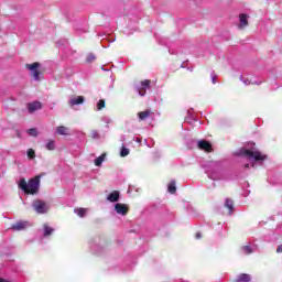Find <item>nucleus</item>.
I'll return each instance as SVG.
<instances>
[{"label":"nucleus","mask_w":282,"mask_h":282,"mask_svg":"<svg viewBox=\"0 0 282 282\" xmlns=\"http://www.w3.org/2000/svg\"><path fill=\"white\" fill-rule=\"evenodd\" d=\"M26 155H28L29 160H34L36 158V153L34 152L33 149H29L26 152Z\"/></svg>","instance_id":"a878e982"},{"label":"nucleus","mask_w":282,"mask_h":282,"mask_svg":"<svg viewBox=\"0 0 282 282\" xmlns=\"http://www.w3.org/2000/svg\"><path fill=\"white\" fill-rule=\"evenodd\" d=\"M28 226H30V223L20 220L18 223L13 224L11 226V229L15 230V231H21V230H25V228H28Z\"/></svg>","instance_id":"1a4fd4ad"},{"label":"nucleus","mask_w":282,"mask_h":282,"mask_svg":"<svg viewBox=\"0 0 282 282\" xmlns=\"http://www.w3.org/2000/svg\"><path fill=\"white\" fill-rule=\"evenodd\" d=\"M249 167H250V164H246V165H245V169H249Z\"/></svg>","instance_id":"c9c22d12"},{"label":"nucleus","mask_w":282,"mask_h":282,"mask_svg":"<svg viewBox=\"0 0 282 282\" xmlns=\"http://www.w3.org/2000/svg\"><path fill=\"white\" fill-rule=\"evenodd\" d=\"M115 210L117 215H121L122 217H124L127 213H129V207L126 204L117 203L115 204Z\"/></svg>","instance_id":"6e6552de"},{"label":"nucleus","mask_w":282,"mask_h":282,"mask_svg":"<svg viewBox=\"0 0 282 282\" xmlns=\"http://www.w3.org/2000/svg\"><path fill=\"white\" fill-rule=\"evenodd\" d=\"M94 61H96V55H94V54H88V56H87V62H88V63H94Z\"/></svg>","instance_id":"c756f323"},{"label":"nucleus","mask_w":282,"mask_h":282,"mask_svg":"<svg viewBox=\"0 0 282 282\" xmlns=\"http://www.w3.org/2000/svg\"><path fill=\"white\" fill-rule=\"evenodd\" d=\"M32 206L37 215H44V213H47V210H50V205H47V203L43 200H34Z\"/></svg>","instance_id":"20e7f679"},{"label":"nucleus","mask_w":282,"mask_h":282,"mask_svg":"<svg viewBox=\"0 0 282 282\" xmlns=\"http://www.w3.org/2000/svg\"><path fill=\"white\" fill-rule=\"evenodd\" d=\"M188 115L191 116V110H188Z\"/></svg>","instance_id":"e433bc0d"},{"label":"nucleus","mask_w":282,"mask_h":282,"mask_svg":"<svg viewBox=\"0 0 282 282\" xmlns=\"http://www.w3.org/2000/svg\"><path fill=\"white\" fill-rule=\"evenodd\" d=\"M195 237L196 239H199L202 237V232H197Z\"/></svg>","instance_id":"72a5a7b5"},{"label":"nucleus","mask_w":282,"mask_h":282,"mask_svg":"<svg viewBox=\"0 0 282 282\" xmlns=\"http://www.w3.org/2000/svg\"><path fill=\"white\" fill-rule=\"evenodd\" d=\"M147 89H151V80L149 79L141 82V84L137 86L139 96H147Z\"/></svg>","instance_id":"0eeeda50"},{"label":"nucleus","mask_w":282,"mask_h":282,"mask_svg":"<svg viewBox=\"0 0 282 282\" xmlns=\"http://www.w3.org/2000/svg\"><path fill=\"white\" fill-rule=\"evenodd\" d=\"M101 121L105 122L106 124H111V119L109 117H102Z\"/></svg>","instance_id":"2f4dec72"},{"label":"nucleus","mask_w":282,"mask_h":282,"mask_svg":"<svg viewBox=\"0 0 282 282\" xmlns=\"http://www.w3.org/2000/svg\"><path fill=\"white\" fill-rule=\"evenodd\" d=\"M101 109H105V100L104 99H100L97 102V111H101Z\"/></svg>","instance_id":"cd10ccee"},{"label":"nucleus","mask_w":282,"mask_h":282,"mask_svg":"<svg viewBox=\"0 0 282 282\" xmlns=\"http://www.w3.org/2000/svg\"><path fill=\"white\" fill-rule=\"evenodd\" d=\"M107 200L112 203V204L116 203V202H119L120 200V192L115 191V192L110 193L107 196Z\"/></svg>","instance_id":"ddd939ff"},{"label":"nucleus","mask_w":282,"mask_h":282,"mask_svg":"<svg viewBox=\"0 0 282 282\" xmlns=\"http://www.w3.org/2000/svg\"><path fill=\"white\" fill-rule=\"evenodd\" d=\"M45 147L47 151H54V149H56V144L54 143V140L48 141Z\"/></svg>","instance_id":"393cba45"},{"label":"nucleus","mask_w":282,"mask_h":282,"mask_svg":"<svg viewBox=\"0 0 282 282\" xmlns=\"http://www.w3.org/2000/svg\"><path fill=\"white\" fill-rule=\"evenodd\" d=\"M205 173L209 180L219 181L224 180V170L221 163L217 161H209L205 164Z\"/></svg>","instance_id":"f257e3e1"},{"label":"nucleus","mask_w":282,"mask_h":282,"mask_svg":"<svg viewBox=\"0 0 282 282\" xmlns=\"http://www.w3.org/2000/svg\"><path fill=\"white\" fill-rule=\"evenodd\" d=\"M240 80L243 83V85H261L262 82H257L249 79L248 77H243L242 75L240 76Z\"/></svg>","instance_id":"4468645a"},{"label":"nucleus","mask_w":282,"mask_h":282,"mask_svg":"<svg viewBox=\"0 0 282 282\" xmlns=\"http://www.w3.org/2000/svg\"><path fill=\"white\" fill-rule=\"evenodd\" d=\"M43 106L41 105L40 101H33L28 105V110L30 113H34V111H39Z\"/></svg>","instance_id":"f8f14e48"},{"label":"nucleus","mask_w":282,"mask_h":282,"mask_svg":"<svg viewBox=\"0 0 282 282\" xmlns=\"http://www.w3.org/2000/svg\"><path fill=\"white\" fill-rule=\"evenodd\" d=\"M249 19H250V15H248L246 13L239 14L237 29L243 30L245 28H248V25H250Z\"/></svg>","instance_id":"423d86ee"},{"label":"nucleus","mask_w":282,"mask_h":282,"mask_svg":"<svg viewBox=\"0 0 282 282\" xmlns=\"http://www.w3.org/2000/svg\"><path fill=\"white\" fill-rule=\"evenodd\" d=\"M225 206H226V208H228L229 215H232V210H234V203H232V200L227 198L226 202H225Z\"/></svg>","instance_id":"a211bd4d"},{"label":"nucleus","mask_w":282,"mask_h":282,"mask_svg":"<svg viewBox=\"0 0 282 282\" xmlns=\"http://www.w3.org/2000/svg\"><path fill=\"white\" fill-rule=\"evenodd\" d=\"M106 158H107V154L102 153L100 156L95 159V166H102V162H105Z\"/></svg>","instance_id":"f3484780"},{"label":"nucleus","mask_w":282,"mask_h":282,"mask_svg":"<svg viewBox=\"0 0 282 282\" xmlns=\"http://www.w3.org/2000/svg\"><path fill=\"white\" fill-rule=\"evenodd\" d=\"M127 155H129V148L122 147L121 151H120V156L121 158H127Z\"/></svg>","instance_id":"bb28decb"},{"label":"nucleus","mask_w":282,"mask_h":282,"mask_svg":"<svg viewBox=\"0 0 282 282\" xmlns=\"http://www.w3.org/2000/svg\"><path fill=\"white\" fill-rule=\"evenodd\" d=\"M235 155H239L241 158H247L251 162H263L268 156L254 149L241 148L236 151Z\"/></svg>","instance_id":"f03ea898"},{"label":"nucleus","mask_w":282,"mask_h":282,"mask_svg":"<svg viewBox=\"0 0 282 282\" xmlns=\"http://www.w3.org/2000/svg\"><path fill=\"white\" fill-rule=\"evenodd\" d=\"M197 145H198V149H202V151H207V152L213 151V145L210 144V142L206 140L198 141Z\"/></svg>","instance_id":"9d476101"},{"label":"nucleus","mask_w":282,"mask_h":282,"mask_svg":"<svg viewBox=\"0 0 282 282\" xmlns=\"http://www.w3.org/2000/svg\"><path fill=\"white\" fill-rule=\"evenodd\" d=\"M276 252H278V253H281V252H282V245L278 246Z\"/></svg>","instance_id":"473e14b6"},{"label":"nucleus","mask_w":282,"mask_h":282,"mask_svg":"<svg viewBox=\"0 0 282 282\" xmlns=\"http://www.w3.org/2000/svg\"><path fill=\"white\" fill-rule=\"evenodd\" d=\"M52 232H54V228L47 226V225H44V234L43 236L44 237H50V235H52Z\"/></svg>","instance_id":"4be33fe9"},{"label":"nucleus","mask_w":282,"mask_h":282,"mask_svg":"<svg viewBox=\"0 0 282 282\" xmlns=\"http://www.w3.org/2000/svg\"><path fill=\"white\" fill-rule=\"evenodd\" d=\"M0 282H10V281H7L6 279L0 278Z\"/></svg>","instance_id":"f704fd0d"},{"label":"nucleus","mask_w":282,"mask_h":282,"mask_svg":"<svg viewBox=\"0 0 282 282\" xmlns=\"http://www.w3.org/2000/svg\"><path fill=\"white\" fill-rule=\"evenodd\" d=\"M78 217H85L87 215V209L86 208H77L74 210Z\"/></svg>","instance_id":"5701e85b"},{"label":"nucleus","mask_w":282,"mask_h":282,"mask_svg":"<svg viewBox=\"0 0 282 282\" xmlns=\"http://www.w3.org/2000/svg\"><path fill=\"white\" fill-rule=\"evenodd\" d=\"M167 191H169V193H171L172 195H174V193L177 191V187H175V181H172V182L167 185Z\"/></svg>","instance_id":"412c9836"},{"label":"nucleus","mask_w":282,"mask_h":282,"mask_svg":"<svg viewBox=\"0 0 282 282\" xmlns=\"http://www.w3.org/2000/svg\"><path fill=\"white\" fill-rule=\"evenodd\" d=\"M19 186L24 193H26V195H36V193H39V187L41 186V177L36 176L31 178L29 183L22 178Z\"/></svg>","instance_id":"7ed1b4c3"},{"label":"nucleus","mask_w":282,"mask_h":282,"mask_svg":"<svg viewBox=\"0 0 282 282\" xmlns=\"http://www.w3.org/2000/svg\"><path fill=\"white\" fill-rule=\"evenodd\" d=\"M210 76H212V83L213 85H215V83H217V75L215 74V72H212Z\"/></svg>","instance_id":"7c9ffc66"},{"label":"nucleus","mask_w":282,"mask_h":282,"mask_svg":"<svg viewBox=\"0 0 282 282\" xmlns=\"http://www.w3.org/2000/svg\"><path fill=\"white\" fill-rule=\"evenodd\" d=\"M26 133L29 135H31L32 138H36L39 135V131L35 128H31L26 131Z\"/></svg>","instance_id":"b1692460"},{"label":"nucleus","mask_w":282,"mask_h":282,"mask_svg":"<svg viewBox=\"0 0 282 282\" xmlns=\"http://www.w3.org/2000/svg\"><path fill=\"white\" fill-rule=\"evenodd\" d=\"M250 275L242 273L238 276L237 282H250Z\"/></svg>","instance_id":"6ab92c4d"},{"label":"nucleus","mask_w":282,"mask_h":282,"mask_svg":"<svg viewBox=\"0 0 282 282\" xmlns=\"http://www.w3.org/2000/svg\"><path fill=\"white\" fill-rule=\"evenodd\" d=\"M56 133L58 135H69V128L65 126H59L56 128Z\"/></svg>","instance_id":"2eb2a0df"},{"label":"nucleus","mask_w":282,"mask_h":282,"mask_svg":"<svg viewBox=\"0 0 282 282\" xmlns=\"http://www.w3.org/2000/svg\"><path fill=\"white\" fill-rule=\"evenodd\" d=\"M242 254H252L254 252V249L250 246H245L241 248Z\"/></svg>","instance_id":"aec40b11"},{"label":"nucleus","mask_w":282,"mask_h":282,"mask_svg":"<svg viewBox=\"0 0 282 282\" xmlns=\"http://www.w3.org/2000/svg\"><path fill=\"white\" fill-rule=\"evenodd\" d=\"M85 102V97L83 96H77V97H72L68 101L69 107H75V105H83Z\"/></svg>","instance_id":"9b49d317"},{"label":"nucleus","mask_w":282,"mask_h":282,"mask_svg":"<svg viewBox=\"0 0 282 282\" xmlns=\"http://www.w3.org/2000/svg\"><path fill=\"white\" fill-rule=\"evenodd\" d=\"M139 120H147V118L153 116V112L151 110H144L138 113Z\"/></svg>","instance_id":"dca6fc26"},{"label":"nucleus","mask_w":282,"mask_h":282,"mask_svg":"<svg viewBox=\"0 0 282 282\" xmlns=\"http://www.w3.org/2000/svg\"><path fill=\"white\" fill-rule=\"evenodd\" d=\"M90 135H91L93 140H99L100 139V133H98L97 130H93L90 132Z\"/></svg>","instance_id":"c85d7f7f"},{"label":"nucleus","mask_w":282,"mask_h":282,"mask_svg":"<svg viewBox=\"0 0 282 282\" xmlns=\"http://www.w3.org/2000/svg\"><path fill=\"white\" fill-rule=\"evenodd\" d=\"M25 67L31 72V76L34 78V80H41V72L39 70L41 64H39V62L26 64Z\"/></svg>","instance_id":"39448f33"}]
</instances>
